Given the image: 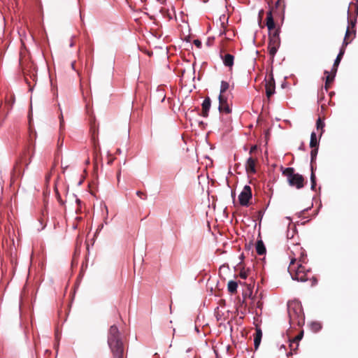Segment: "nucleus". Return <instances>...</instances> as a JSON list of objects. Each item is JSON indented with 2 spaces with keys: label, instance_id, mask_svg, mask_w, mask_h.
Instances as JSON below:
<instances>
[{
  "label": "nucleus",
  "instance_id": "1",
  "mask_svg": "<svg viewBox=\"0 0 358 358\" xmlns=\"http://www.w3.org/2000/svg\"><path fill=\"white\" fill-rule=\"evenodd\" d=\"M290 263L288 271L293 280L306 282L309 278L310 271L306 269L302 264L306 262V255L302 247L299 245L294 246L290 250Z\"/></svg>",
  "mask_w": 358,
  "mask_h": 358
},
{
  "label": "nucleus",
  "instance_id": "2",
  "mask_svg": "<svg viewBox=\"0 0 358 358\" xmlns=\"http://www.w3.org/2000/svg\"><path fill=\"white\" fill-rule=\"evenodd\" d=\"M266 20V24L268 30V50L271 57L273 58L280 45V29L279 27H276L273 17L272 15V10H268L267 13Z\"/></svg>",
  "mask_w": 358,
  "mask_h": 358
},
{
  "label": "nucleus",
  "instance_id": "3",
  "mask_svg": "<svg viewBox=\"0 0 358 358\" xmlns=\"http://www.w3.org/2000/svg\"><path fill=\"white\" fill-rule=\"evenodd\" d=\"M107 341L113 355V358H124V346L117 326H110L108 330Z\"/></svg>",
  "mask_w": 358,
  "mask_h": 358
},
{
  "label": "nucleus",
  "instance_id": "4",
  "mask_svg": "<svg viewBox=\"0 0 358 358\" xmlns=\"http://www.w3.org/2000/svg\"><path fill=\"white\" fill-rule=\"evenodd\" d=\"M288 315L289 317V323L292 325H297L301 327L305 322V316L303 311L302 306L297 301H292L288 303Z\"/></svg>",
  "mask_w": 358,
  "mask_h": 358
},
{
  "label": "nucleus",
  "instance_id": "5",
  "mask_svg": "<svg viewBox=\"0 0 358 358\" xmlns=\"http://www.w3.org/2000/svg\"><path fill=\"white\" fill-rule=\"evenodd\" d=\"M282 175L287 178L290 186L295 187L297 189H301L304 187L305 180L303 176L299 173H295L294 168L285 169Z\"/></svg>",
  "mask_w": 358,
  "mask_h": 358
},
{
  "label": "nucleus",
  "instance_id": "6",
  "mask_svg": "<svg viewBox=\"0 0 358 358\" xmlns=\"http://www.w3.org/2000/svg\"><path fill=\"white\" fill-rule=\"evenodd\" d=\"M90 133L92 136V140L93 141L94 149L99 150V144L98 141V135H99V124L96 122V119L94 117H91L90 120Z\"/></svg>",
  "mask_w": 358,
  "mask_h": 358
},
{
  "label": "nucleus",
  "instance_id": "7",
  "mask_svg": "<svg viewBox=\"0 0 358 358\" xmlns=\"http://www.w3.org/2000/svg\"><path fill=\"white\" fill-rule=\"evenodd\" d=\"M252 189L249 185H245L238 196V201L242 206H248L252 199Z\"/></svg>",
  "mask_w": 358,
  "mask_h": 358
},
{
  "label": "nucleus",
  "instance_id": "8",
  "mask_svg": "<svg viewBox=\"0 0 358 358\" xmlns=\"http://www.w3.org/2000/svg\"><path fill=\"white\" fill-rule=\"evenodd\" d=\"M219 111L220 113H224L229 114L231 113V103L229 101V96L219 95Z\"/></svg>",
  "mask_w": 358,
  "mask_h": 358
},
{
  "label": "nucleus",
  "instance_id": "9",
  "mask_svg": "<svg viewBox=\"0 0 358 358\" xmlns=\"http://www.w3.org/2000/svg\"><path fill=\"white\" fill-rule=\"evenodd\" d=\"M310 147L311 148L310 162H315L317 155L318 152L319 141L317 139V136L315 132L311 133Z\"/></svg>",
  "mask_w": 358,
  "mask_h": 358
},
{
  "label": "nucleus",
  "instance_id": "10",
  "mask_svg": "<svg viewBox=\"0 0 358 358\" xmlns=\"http://www.w3.org/2000/svg\"><path fill=\"white\" fill-rule=\"evenodd\" d=\"M265 89H266V94L268 99L275 93V80L273 78V75H271L268 80H265Z\"/></svg>",
  "mask_w": 358,
  "mask_h": 358
},
{
  "label": "nucleus",
  "instance_id": "11",
  "mask_svg": "<svg viewBox=\"0 0 358 358\" xmlns=\"http://www.w3.org/2000/svg\"><path fill=\"white\" fill-rule=\"evenodd\" d=\"M351 24H352V30L348 27L346 30V32H345V38H344V41H343V45L345 47L347 46L352 41V38L355 36V30L353 29V27L355 25V21L352 22L351 20Z\"/></svg>",
  "mask_w": 358,
  "mask_h": 358
},
{
  "label": "nucleus",
  "instance_id": "12",
  "mask_svg": "<svg viewBox=\"0 0 358 358\" xmlns=\"http://www.w3.org/2000/svg\"><path fill=\"white\" fill-rule=\"evenodd\" d=\"M257 159L250 157L248 159L246 163H245V171L248 174H255L257 172L256 170V164H257Z\"/></svg>",
  "mask_w": 358,
  "mask_h": 358
},
{
  "label": "nucleus",
  "instance_id": "13",
  "mask_svg": "<svg viewBox=\"0 0 358 358\" xmlns=\"http://www.w3.org/2000/svg\"><path fill=\"white\" fill-rule=\"evenodd\" d=\"M210 106H211V100H210V97L207 96L205 98V99L203 100V101L201 104V108H202L201 115L203 117H207L208 116V112H209Z\"/></svg>",
  "mask_w": 358,
  "mask_h": 358
},
{
  "label": "nucleus",
  "instance_id": "14",
  "mask_svg": "<svg viewBox=\"0 0 358 358\" xmlns=\"http://www.w3.org/2000/svg\"><path fill=\"white\" fill-rule=\"evenodd\" d=\"M222 59L224 64L229 68H231L234 65V57L229 53L225 54L224 56H222Z\"/></svg>",
  "mask_w": 358,
  "mask_h": 358
},
{
  "label": "nucleus",
  "instance_id": "15",
  "mask_svg": "<svg viewBox=\"0 0 358 358\" xmlns=\"http://www.w3.org/2000/svg\"><path fill=\"white\" fill-rule=\"evenodd\" d=\"M316 169L315 162H310V169H311V175H310V181H311V189L313 190L315 189L316 186V178L315 175V170Z\"/></svg>",
  "mask_w": 358,
  "mask_h": 358
},
{
  "label": "nucleus",
  "instance_id": "16",
  "mask_svg": "<svg viewBox=\"0 0 358 358\" xmlns=\"http://www.w3.org/2000/svg\"><path fill=\"white\" fill-rule=\"evenodd\" d=\"M262 330L260 329H257L255 334V337H254V345H255V350H257L258 348V347L259 346L261 340H262Z\"/></svg>",
  "mask_w": 358,
  "mask_h": 358
},
{
  "label": "nucleus",
  "instance_id": "17",
  "mask_svg": "<svg viewBox=\"0 0 358 358\" xmlns=\"http://www.w3.org/2000/svg\"><path fill=\"white\" fill-rule=\"evenodd\" d=\"M230 89V85L228 82L222 80L221 82L220 95L229 96L230 93H227V90Z\"/></svg>",
  "mask_w": 358,
  "mask_h": 358
},
{
  "label": "nucleus",
  "instance_id": "18",
  "mask_svg": "<svg viewBox=\"0 0 358 358\" xmlns=\"http://www.w3.org/2000/svg\"><path fill=\"white\" fill-rule=\"evenodd\" d=\"M252 297H254L252 296V287L251 285H248L247 289L243 292V300L242 303L243 304L245 303V300L247 298L252 299Z\"/></svg>",
  "mask_w": 358,
  "mask_h": 358
},
{
  "label": "nucleus",
  "instance_id": "19",
  "mask_svg": "<svg viewBox=\"0 0 358 358\" xmlns=\"http://www.w3.org/2000/svg\"><path fill=\"white\" fill-rule=\"evenodd\" d=\"M256 251L259 255H263L266 253V248L262 240L257 241L256 243Z\"/></svg>",
  "mask_w": 358,
  "mask_h": 358
},
{
  "label": "nucleus",
  "instance_id": "20",
  "mask_svg": "<svg viewBox=\"0 0 358 358\" xmlns=\"http://www.w3.org/2000/svg\"><path fill=\"white\" fill-rule=\"evenodd\" d=\"M238 283L236 281L230 280L227 284V289L229 292L231 294H235L237 292Z\"/></svg>",
  "mask_w": 358,
  "mask_h": 358
},
{
  "label": "nucleus",
  "instance_id": "21",
  "mask_svg": "<svg viewBox=\"0 0 358 358\" xmlns=\"http://www.w3.org/2000/svg\"><path fill=\"white\" fill-rule=\"evenodd\" d=\"M251 300H252V302L250 304L249 308H253L255 307L257 308H259L260 310L262 308L263 302L261 300L257 301L255 296L252 297Z\"/></svg>",
  "mask_w": 358,
  "mask_h": 358
},
{
  "label": "nucleus",
  "instance_id": "22",
  "mask_svg": "<svg viewBox=\"0 0 358 358\" xmlns=\"http://www.w3.org/2000/svg\"><path fill=\"white\" fill-rule=\"evenodd\" d=\"M285 5L284 0H278L274 7H272L269 10H272V13L275 12L278 9L281 8L282 10L285 9Z\"/></svg>",
  "mask_w": 358,
  "mask_h": 358
},
{
  "label": "nucleus",
  "instance_id": "23",
  "mask_svg": "<svg viewBox=\"0 0 358 358\" xmlns=\"http://www.w3.org/2000/svg\"><path fill=\"white\" fill-rule=\"evenodd\" d=\"M289 348L291 352H289L287 355V357H289L292 355V351L296 352L298 350L299 348V342L295 341L294 340L292 339L289 341Z\"/></svg>",
  "mask_w": 358,
  "mask_h": 358
},
{
  "label": "nucleus",
  "instance_id": "24",
  "mask_svg": "<svg viewBox=\"0 0 358 358\" xmlns=\"http://www.w3.org/2000/svg\"><path fill=\"white\" fill-rule=\"evenodd\" d=\"M344 53H345V46L343 45L340 50L338 55H337V57L334 61V66H338Z\"/></svg>",
  "mask_w": 358,
  "mask_h": 358
},
{
  "label": "nucleus",
  "instance_id": "25",
  "mask_svg": "<svg viewBox=\"0 0 358 358\" xmlns=\"http://www.w3.org/2000/svg\"><path fill=\"white\" fill-rule=\"evenodd\" d=\"M317 129L321 130L320 136H321L324 132V123L320 117H319L316 122Z\"/></svg>",
  "mask_w": 358,
  "mask_h": 358
},
{
  "label": "nucleus",
  "instance_id": "26",
  "mask_svg": "<svg viewBox=\"0 0 358 358\" xmlns=\"http://www.w3.org/2000/svg\"><path fill=\"white\" fill-rule=\"evenodd\" d=\"M310 327L314 332H317L321 329L322 325L320 322H314L310 324Z\"/></svg>",
  "mask_w": 358,
  "mask_h": 358
},
{
  "label": "nucleus",
  "instance_id": "27",
  "mask_svg": "<svg viewBox=\"0 0 358 358\" xmlns=\"http://www.w3.org/2000/svg\"><path fill=\"white\" fill-rule=\"evenodd\" d=\"M324 74H327L326 77V82L331 84L334 80V75L329 74V72L327 71H324Z\"/></svg>",
  "mask_w": 358,
  "mask_h": 358
},
{
  "label": "nucleus",
  "instance_id": "28",
  "mask_svg": "<svg viewBox=\"0 0 358 358\" xmlns=\"http://www.w3.org/2000/svg\"><path fill=\"white\" fill-rule=\"evenodd\" d=\"M309 280L311 281V286H314L317 282V279L315 276L312 275L311 273L309 275V278L307 280Z\"/></svg>",
  "mask_w": 358,
  "mask_h": 358
},
{
  "label": "nucleus",
  "instance_id": "29",
  "mask_svg": "<svg viewBox=\"0 0 358 358\" xmlns=\"http://www.w3.org/2000/svg\"><path fill=\"white\" fill-rule=\"evenodd\" d=\"M248 271H245L244 268L241 269L240 271L239 275L241 278L245 279L248 276Z\"/></svg>",
  "mask_w": 358,
  "mask_h": 358
},
{
  "label": "nucleus",
  "instance_id": "30",
  "mask_svg": "<svg viewBox=\"0 0 358 358\" xmlns=\"http://www.w3.org/2000/svg\"><path fill=\"white\" fill-rule=\"evenodd\" d=\"M136 195L141 199H147V194L145 192H143L141 191H137Z\"/></svg>",
  "mask_w": 358,
  "mask_h": 358
},
{
  "label": "nucleus",
  "instance_id": "31",
  "mask_svg": "<svg viewBox=\"0 0 358 358\" xmlns=\"http://www.w3.org/2000/svg\"><path fill=\"white\" fill-rule=\"evenodd\" d=\"M63 143H64V138H62L61 136L59 137L58 138V141H57V147H58V149H59V148L61 146H62L63 145ZM57 155L59 154V150H57V153H56Z\"/></svg>",
  "mask_w": 358,
  "mask_h": 358
},
{
  "label": "nucleus",
  "instance_id": "32",
  "mask_svg": "<svg viewBox=\"0 0 358 358\" xmlns=\"http://www.w3.org/2000/svg\"><path fill=\"white\" fill-rule=\"evenodd\" d=\"M303 331H301L296 336H295L292 339L294 340L296 342H299L301 340V338L303 337Z\"/></svg>",
  "mask_w": 358,
  "mask_h": 358
},
{
  "label": "nucleus",
  "instance_id": "33",
  "mask_svg": "<svg viewBox=\"0 0 358 358\" xmlns=\"http://www.w3.org/2000/svg\"><path fill=\"white\" fill-rule=\"evenodd\" d=\"M193 43L198 48H201V45H202V43H201V41L199 39H195L194 40V42Z\"/></svg>",
  "mask_w": 358,
  "mask_h": 358
},
{
  "label": "nucleus",
  "instance_id": "34",
  "mask_svg": "<svg viewBox=\"0 0 358 358\" xmlns=\"http://www.w3.org/2000/svg\"><path fill=\"white\" fill-rule=\"evenodd\" d=\"M337 69H338V66H336L334 64L330 74L334 75V76H336Z\"/></svg>",
  "mask_w": 358,
  "mask_h": 358
},
{
  "label": "nucleus",
  "instance_id": "35",
  "mask_svg": "<svg viewBox=\"0 0 358 358\" xmlns=\"http://www.w3.org/2000/svg\"><path fill=\"white\" fill-rule=\"evenodd\" d=\"M257 150V145H252L251 148H250V155H252L253 152H255L256 150Z\"/></svg>",
  "mask_w": 358,
  "mask_h": 358
},
{
  "label": "nucleus",
  "instance_id": "36",
  "mask_svg": "<svg viewBox=\"0 0 358 358\" xmlns=\"http://www.w3.org/2000/svg\"><path fill=\"white\" fill-rule=\"evenodd\" d=\"M60 129H62L64 126V119H63V115L62 113L60 114Z\"/></svg>",
  "mask_w": 358,
  "mask_h": 358
},
{
  "label": "nucleus",
  "instance_id": "37",
  "mask_svg": "<svg viewBox=\"0 0 358 358\" xmlns=\"http://www.w3.org/2000/svg\"><path fill=\"white\" fill-rule=\"evenodd\" d=\"M330 86H331V84H330L329 83H327V82L325 81L324 88H325V90H326V91H328V90H329V89Z\"/></svg>",
  "mask_w": 358,
  "mask_h": 358
},
{
  "label": "nucleus",
  "instance_id": "38",
  "mask_svg": "<svg viewBox=\"0 0 358 358\" xmlns=\"http://www.w3.org/2000/svg\"><path fill=\"white\" fill-rule=\"evenodd\" d=\"M264 15V10H261L259 12V18L261 20Z\"/></svg>",
  "mask_w": 358,
  "mask_h": 358
},
{
  "label": "nucleus",
  "instance_id": "39",
  "mask_svg": "<svg viewBox=\"0 0 358 358\" xmlns=\"http://www.w3.org/2000/svg\"><path fill=\"white\" fill-rule=\"evenodd\" d=\"M299 149L301 150H304V143H302L301 145L299 147Z\"/></svg>",
  "mask_w": 358,
  "mask_h": 358
},
{
  "label": "nucleus",
  "instance_id": "40",
  "mask_svg": "<svg viewBox=\"0 0 358 358\" xmlns=\"http://www.w3.org/2000/svg\"><path fill=\"white\" fill-rule=\"evenodd\" d=\"M75 64H76V62L75 61L71 62V67L74 70H75Z\"/></svg>",
  "mask_w": 358,
  "mask_h": 358
},
{
  "label": "nucleus",
  "instance_id": "41",
  "mask_svg": "<svg viewBox=\"0 0 358 358\" xmlns=\"http://www.w3.org/2000/svg\"><path fill=\"white\" fill-rule=\"evenodd\" d=\"M76 202H77L78 204H80V199H76Z\"/></svg>",
  "mask_w": 358,
  "mask_h": 358
},
{
  "label": "nucleus",
  "instance_id": "42",
  "mask_svg": "<svg viewBox=\"0 0 358 358\" xmlns=\"http://www.w3.org/2000/svg\"><path fill=\"white\" fill-rule=\"evenodd\" d=\"M356 7H357V9H358V0H357Z\"/></svg>",
  "mask_w": 358,
  "mask_h": 358
},
{
  "label": "nucleus",
  "instance_id": "43",
  "mask_svg": "<svg viewBox=\"0 0 358 358\" xmlns=\"http://www.w3.org/2000/svg\"><path fill=\"white\" fill-rule=\"evenodd\" d=\"M120 152H121V151H120V149H117V152L120 153Z\"/></svg>",
  "mask_w": 358,
  "mask_h": 358
}]
</instances>
